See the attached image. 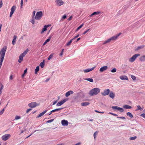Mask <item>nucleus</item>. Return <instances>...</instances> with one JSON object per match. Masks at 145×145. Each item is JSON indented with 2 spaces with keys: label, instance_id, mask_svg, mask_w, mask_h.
<instances>
[{
  "label": "nucleus",
  "instance_id": "1",
  "mask_svg": "<svg viewBox=\"0 0 145 145\" xmlns=\"http://www.w3.org/2000/svg\"><path fill=\"white\" fill-rule=\"evenodd\" d=\"M100 92V89L98 88H95L92 89L89 92V94L90 96L97 95Z\"/></svg>",
  "mask_w": 145,
  "mask_h": 145
},
{
  "label": "nucleus",
  "instance_id": "2",
  "mask_svg": "<svg viewBox=\"0 0 145 145\" xmlns=\"http://www.w3.org/2000/svg\"><path fill=\"white\" fill-rule=\"evenodd\" d=\"M120 33L115 36H113L109 39L105 41L103 43V44H105L109 42L111 40H115L117 39L118 37L121 35Z\"/></svg>",
  "mask_w": 145,
  "mask_h": 145
},
{
  "label": "nucleus",
  "instance_id": "3",
  "mask_svg": "<svg viewBox=\"0 0 145 145\" xmlns=\"http://www.w3.org/2000/svg\"><path fill=\"white\" fill-rule=\"evenodd\" d=\"M7 47L6 46H4L3 48L1 49V54L0 57V61L2 62L3 61L5 57V54L6 51Z\"/></svg>",
  "mask_w": 145,
  "mask_h": 145
},
{
  "label": "nucleus",
  "instance_id": "4",
  "mask_svg": "<svg viewBox=\"0 0 145 145\" xmlns=\"http://www.w3.org/2000/svg\"><path fill=\"white\" fill-rule=\"evenodd\" d=\"M43 16L42 11H39L37 12L36 14L35 19L37 20H40Z\"/></svg>",
  "mask_w": 145,
  "mask_h": 145
},
{
  "label": "nucleus",
  "instance_id": "5",
  "mask_svg": "<svg viewBox=\"0 0 145 145\" xmlns=\"http://www.w3.org/2000/svg\"><path fill=\"white\" fill-rule=\"evenodd\" d=\"M140 56V54L138 53L135 54L131 58L129 59V61L131 62H133L137 58V57L138 56Z\"/></svg>",
  "mask_w": 145,
  "mask_h": 145
},
{
  "label": "nucleus",
  "instance_id": "6",
  "mask_svg": "<svg viewBox=\"0 0 145 145\" xmlns=\"http://www.w3.org/2000/svg\"><path fill=\"white\" fill-rule=\"evenodd\" d=\"M39 103L37 104L36 102H33L29 103L28 104V105L30 107L33 108L37 106H39Z\"/></svg>",
  "mask_w": 145,
  "mask_h": 145
},
{
  "label": "nucleus",
  "instance_id": "7",
  "mask_svg": "<svg viewBox=\"0 0 145 145\" xmlns=\"http://www.w3.org/2000/svg\"><path fill=\"white\" fill-rule=\"evenodd\" d=\"M112 108L114 110H118L120 112H123V109L122 108L117 106H112Z\"/></svg>",
  "mask_w": 145,
  "mask_h": 145
},
{
  "label": "nucleus",
  "instance_id": "8",
  "mask_svg": "<svg viewBox=\"0 0 145 145\" xmlns=\"http://www.w3.org/2000/svg\"><path fill=\"white\" fill-rule=\"evenodd\" d=\"M10 136L11 135L10 134H7L2 136L1 138L3 140L6 141L8 140Z\"/></svg>",
  "mask_w": 145,
  "mask_h": 145
},
{
  "label": "nucleus",
  "instance_id": "9",
  "mask_svg": "<svg viewBox=\"0 0 145 145\" xmlns=\"http://www.w3.org/2000/svg\"><path fill=\"white\" fill-rule=\"evenodd\" d=\"M16 8V7L15 6H13L11 8V11L10 14V17H11L13 14L14 13Z\"/></svg>",
  "mask_w": 145,
  "mask_h": 145
},
{
  "label": "nucleus",
  "instance_id": "10",
  "mask_svg": "<svg viewBox=\"0 0 145 145\" xmlns=\"http://www.w3.org/2000/svg\"><path fill=\"white\" fill-rule=\"evenodd\" d=\"M110 92V89H107L105 90L103 92H102L101 94L103 96H106L108 95Z\"/></svg>",
  "mask_w": 145,
  "mask_h": 145
},
{
  "label": "nucleus",
  "instance_id": "11",
  "mask_svg": "<svg viewBox=\"0 0 145 145\" xmlns=\"http://www.w3.org/2000/svg\"><path fill=\"white\" fill-rule=\"evenodd\" d=\"M53 35V34H51L49 36V37L46 40V41L43 43V45H42L43 46H44V45H45V44H46V43L48 42H49L50 41V40L51 39V38L52 37Z\"/></svg>",
  "mask_w": 145,
  "mask_h": 145
},
{
  "label": "nucleus",
  "instance_id": "12",
  "mask_svg": "<svg viewBox=\"0 0 145 145\" xmlns=\"http://www.w3.org/2000/svg\"><path fill=\"white\" fill-rule=\"evenodd\" d=\"M56 5L57 6H59L63 4V2L62 0H57L56 1Z\"/></svg>",
  "mask_w": 145,
  "mask_h": 145
},
{
  "label": "nucleus",
  "instance_id": "13",
  "mask_svg": "<svg viewBox=\"0 0 145 145\" xmlns=\"http://www.w3.org/2000/svg\"><path fill=\"white\" fill-rule=\"evenodd\" d=\"M51 25L50 24H48L46 25H45L44 26L43 28L42 29V31L41 32V33L42 34L44 33V31H46L47 30V27L50 26Z\"/></svg>",
  "mask_w": 145,
  "mask_h": 145
},
{
  "label": "nucleus",
  "instance_id": "14",
  "mask_svg": "<svg viewBox=\"0 0 145 145\" xmlns=\"http://www.w3.org/2000/svg\"><path fill=\"white\" fill-rule=\"evenodd\" d=\"M95 67H94L90 69H84L83 70V71L85 73L88 72L90 71L93 70Z\"/></svg>",
  "mask_w": 145,
  "mask_h": 145
},
{
  "label": "nucleus",
  "instance_id": "15",
  "mask_svg": "<svg viewBox=\"0 0 145 145\" xmlns=\"http://www.w3.org/2000/svg\"><path fill=\"white\" fill-rule=\"evenodd\" d=\"M108 68V67L106 66H104L102 67H101L100 69H99V71L101 72H102L104 71H105Z\"/></svg>",
  "mask_w": 145,
  "mask_h": 145
},
{
  "label": "nucleus",
  "instance_id": "16",
  "mask_svg": "<svg viewBox=\"0 0 145 145\" xmlns=\"http://www.w3.org/2000/svg\"><path fill=\"white\" fill-rule=\"evenodd\" d=\"M120 78L122 80H128V78L125 75H121L120 76Z\"/></svg>",
  "mask_w": 145,
  "mask_h": 145
},
{
  "label": "nucleus",
  "instance_id": "17",
  "mask_svg": "<svg viewBox=\"0 0 145 145\" xmlns=\"http://www.w3.org/2000/svg\"><path fill=\"white\" fill-rule=\"evenodd\" d=\"M74 93L73 91L72 90H70L68 91H67L65 93V97H67L69 96L71 94H72Z\"/></svg>",
  "mask_w": 145,
  "mask_h": 145
},
{
  "label": "nucleus",
  "instance_id": "18",
  "mask_svg": "<svg viewBox=\"0 0 145 145\" xmlns=\"http://www.w3.org/2000/svg\"><path fill=\"white\" fill-rule=\"evenodd\" d=\"M25 56L22 54H21L19 56V59L18 60V62L19 63H21L22 61L23 60V57Z\"/></svg>",
  "mask_w": 145,
  "mask_h": 145
},
{
  "label": "nucleus",
  "instance_id": "19",
  "mask_svg": "<svg viewBox=\"0 0 145 145\" xmlns=\"http://www.w3.org/2000/svg\"><path fill=\"white\" fill-rule=\"evenodd\" d=\"M47 110H45L43 111L38 116L36 117V118H39L42 116L44 114H45L47 112Z\"/></svg>",
  "mask_w": 145,
  "mask_h": 145
},
{
  "label": "nucleus",
  "instance_id": "20",
  "mask_svg": "<svg viewBox=\"0 0 145 145\" xmlns=\"http://www.w3.org/2000/svg\"><path fill=\"white\" fill-rule=\"evenodd\" d=\"M109 93V97L112 99H114L115 97V94L112 91H110Z\"/></svg>",
  "mask_w": 145,
  "mask_h": 145
},
{
  "label": "nucleus",
  "instance_id": "21",
  "mask_svg": "<svg viewBox=\"0 0 145 145\" xmlns=\"http://www.w3.org/2000/svg\"><path fill=\"white\" fill-rule=\"evenodd\" d=\"M100 13V12L97 11V12H95L92 13L91 14H90L89 16L90 17H91L92 16L94 15H97L98 14Z\"/></svg>",
  "mask_w": 145,
  "mask_h": 145
},
{
  "label": "nucleus",
  "instance_id": "22",
  "mask_svg": "<svg viewBox=\"0 0 145 145\" xmlns=\"http://www.w3.org/2000/svg\"><path fill=\"white\" fill-rule=\"evenodd\" d=\"M89 104V103L88 102H85L82 103L81 105L82 106H86Z\"/></svg>",
  "mask_w": 145,
  "mask_h": 145
},
{
  "label": "nucleus",
  "instance_id": "23",
  "mask_svg": "<svg viewBox=\"0 0 145 145\" xmlns=\"http://www.w3.org/2000/svg\"><path fill=\"white\" fill-rule=\"evenodd\" d=\"M63 99H62L61 101L58 103L56 105V106H59L63 105Z\"/></svg>",
  "mask_w": 145,
  "mask_h": 145
},
{
  "label": "nucleus",
  "instance_id": "24",
  "mask_svg": "<svg viewBox=\"0 0 145 145\" xmlns=\"http://www.w3.org/2000/svg\"><path fill=\"white\" fill-rule=\"evenodd\" d=\"M16 38L17 37L16 35H14L13 36V39L12 41V44L13 45H14L16 42Z\"/></svg>",
  "mask_w": 145,
  "mask_h": 145
},
{
  "label": "nucleus",
  "instance_id": "25",
  "mask_svg": "<svg viewBox=\"0 0 145 145\" xmlns=\"http://www.w3.org/2000/svg\"><path fill=\"white\" fill-rule=\"evenodd\" d=\"M44 60L42 62H41L39 65V66L41 67V68H43L44 66Z\"/></svg>",
  "mask_w": 145,
  "mask_h": 145
},
{
  "label": "nucleus",
  "instance_id": "26",
  "mask_svg": "<svg viewBox=\"0 0 145 145\" xmlns=\"http://www.w3.org/2000/svg\"><path fill=\"white\" fill-rule=\"evenodd\" d=\"M84 80H88L91 82H93V79L92 78H84Z\"/></svg>",
  "mask_w": 145,
  "mask_h": 145
},
{
  "label": "nucleus",
  "instance_id": "27",
  "mask_svg": "<svg viewBox=\"0 0 145 145\" xmlns=\"http://www.w3.org/2000/svg\"><path fill=\"white\" fill-rule=\"evenodd\" d=\"M123 107L124 108H126V109H130L132 107L127 105H125L123 106Z\"/></svg>",
  "mask_w": 145,
  "mask_h": 145
},
{
  "label": "nucleus",
  "instance_id": "28",
  "mask_svg": "<svg viewBox=\"0 0 145 145\" xmlns=\"http://www.w3.org/2000/svg\"><path fill=\"white\" fill-rule=\"evenodd\" d=\"M39 70V66H37L36 67V69H35V74H37L38 71Z\"/></svg>",
  "mask_w": 145,
  "mask_h": 145
},
{
  "label": "nucleus",
  "instance_id": "29",
  "mask_svg": "<svg viewBox=\"0 0 145 145\" xmlns=\"http://www.w3.org/2000/svg\"><path fill=\"white\" fill-rule=\"evenodd\" d=\"M140 60L141 61H145V55L141 56L140 59Z\"/></svg>",
  "mask_w": 145,
  "mask_h": 145
},
{
  "label": "nucleus",
  "instance_id": "30",
  "mask_svg": "<svg viewBox=\"0 0 145 145\" xmlns=\"http://www.w3.org/2000/svg\"><path fill=\"white\" fill-rule=\"evenodd\" d=\"M28 51V49L27 48L26 49L24 52L21 54L25 56L27 54V52Z\"/></svg>",
  "mask_w": 145,
  "mask_h": 145
},
{
  "label": "nucleus",
  "instance_id": "31",
  "mask_svg": "<svg viewBox=\"0 0 145 145\" xmlns=\"http://www.w3.org/2000/svg\"><path fill=\"white\" fill-rule=\"evenodd\" d=\"M127 116L129 117L130 118H132L133 117V116L132 114L130 112H128L127 113Z\"/></svg>",
  "mask_w": 145,
  "mask_h": 145
},
{
  "label": "nucleus",
  "instance_id": "32",
  "mask_svg": "<svg viewBox=\"0 0 145 145\" xmlns=\"http://www.w3.org/2000/svg\"><path fill=\"white\" fill-rule=\"evenodd\" d=\"M144 45H142V46H138L137 48L136 49V50H138L140 49H141L142 48H144Z\"/></svg>",
  "mask_w": 145,
  "mask_h": 145
},
{
  "label": "nucleus",
  "instance_id": "33",
  "mask_svg": "<svg viewBox=\"0 0 145 145\" xmlns=\"http://www.w3.org/2000/svg\"><path fill=\"white\" fill-rule=\"evenodd\" d=\"M84 24L83 23L81 24L80 26H79L76 29V31L80 29L84 25Z\"/></svg>",
  "mask_w": 145,
  "mask_h": 145
},
{
  "label": "nucleus",
  "instance_id": "34",
  "mask_svg": "<svg viewBox=\"0 0 145 145\" xmlns=\"http://www.w3.org/2000/svg\"><path fill=\"white\" fill-rule=\"evenodd\" d=\"M68 122L67 120H64V126H67L68 125Z\"/></svg>",
  "mask_w": 145,
  "mask_h": 145
},
{
  "label": "nucleus",
  "instance_id": "35",
  "mask_svg": "<svg viewBox=\"0 0 145 145\" xmlns=\"http://www.w3.org/2000/svg\"><path fill=\"white\" fill-rule=\"evenodd\" d=\"M6 108V107L2 109L1 111H0V115H2L5 111V109Z\"/></svg>",
  "mask_w": 145,
  "mask_h": 145
},
{
  "label": "nucleus",
  "instance_id": "36",
  "mask_svg": "<svg viewBox=\"0 0 145 145\" xmlns=\"http://www.w3.org/2000/svg\"><path fill=\"white\" fill-rule=\"evenodd\" d=\"M137 108L136 109V110H142V108L139 105H138L137 106Z\"/></svg>",
  "mask_w": 145,
  "mask_h": 145
},
{
  "label": "nucleus",
  "instance_id": "37",
  "mask_svg": "<svg viewBox=\"0 0 145 145\" xmlns=\"http://www.w3.org/2000/svg\"><path fill=\"white\" fill-rule=\"evenodd\" d=\"M72 39H71L69 42L68 43H67L66 44V46H68L69 45H70V44H71V43L72 42Z\"/></svg>",
  "mask_w": 145,
  "mask_h": 145
},
{
  "label": "nucleus",
  "instance_id": "38",
  "mask_svg": "<svg viewBox=\"0 0 145 145\" xmlns=\"http://www.w3.org/2000/svg\"><path fill=\"white\" fill-rule=\"evenodd\" d=\"M116 69L115 68H113L111 70V72L112 73H114L116 71Z\"/></svg>",
  "mask_w": 145,
  "mask_h": 145
},
{
  "label": "nucleus",
  "instance_id": "39",
  "mask_svg": "<svg viewBox=\"0 0 145 145\" xmlns=\"http://www.w3.org/2000/svg\"><path fill=\"white\" fill-rule=\"evenodd\" d=\"M98 131H95L94 133L93 134V136H94V138L95 139L96 137V135H97V133H98Z\"/></svg>",
  "mask_w": 145,
  "mask_h": 145
},
{
  "label": "nucleus",
  "instance_id": "40",
  "mask_svg": "<svg viewBox=\"0 0 145 145\" xmlns=\"http://www.w3.org/2000/svg\"><path fill=\"white\" fill-rule=\"evenodd\" d=\"M53 56V54H51L49 56V57H48V60H50V59H51L52 57Z\"/></svg>",
  "mask_w": 145,
  "mask_h": 145
},
{
  "label": "nucleus",
  "instance_id": "41",
  "mask_svg": "<svg viewBox=\"0 0 145 145\" xmlns=\"http://www.w3.org/2000/svg\"><path fill=\"white\" fill-rule=\"evenodd\" d=\"M54 120V119H52L50 120H48L46 121L47 123H50L52 122Z\"/></svg>",
  "mask_w": 145,
  "mask_h": 145
},
{
  "label": "nucleus",
  "instance_id": "42",
  "mask_svg": "<svg viewBox=\"0 0 145 145\" xmlns=\"http://www.w3.org/2000/svg\"><path fill=\"white\" fill-rule=\"evenodd\" d=\"M137 138V137L136 136H134L132 137H130V139L131 140H133L135 139H136Z\"/></svg>",
  "mask_w": 145,
  "mask_h": 145
},
{
  "label": "nucleus",
  "instance_id": "43",
  "mask_svg": "<svg viewBox=\"0 0 145 145\" xmlns=\"http://www.w3.org/2000/svg\"><path fill=\"white\" fill-rule=\"evenodd\" d=\"M63 52V49H62L61 52L59 54V55L60 56H62Z\"/></svg>",
  "mask_w": 145,
  "mask_h": 145
},
{
  "label": "nucleus",
  "instance_id": "44",
  "mask_svg": "<svg viewBox=\"0 0 145 145\" xmlns=\"http://www.w3.org/2000/svg\"><path fill=\"white\" fill-rule=\"evenodd\" d=\"M21 117L20 116H16L15 117V120H17L20 119Z\"/></svg>",
  "mask_w": 145,
  "mask_h": 145
},
{
  "label": "nucleus",
  "instance_id": "45",
  "mask_svg": "<svg viewBox=\"0 0 145 145\" xmlns=\"http://www.w3.org/2000/svg\"><path fill=\"white\" fill-rule=\"evenodd\" d=\"M31 22L33 24H35L34 18L33 17L32 18Z\"/></svg>",
  "mask_w": 145,
  "mask_h": 145
},
{
  "label": "nucleus",
  "instance_id": "46",
  "mask_svg": "<svg viewBox=\"0 0 145 145\" xmlns=\"http://www.w3.org/2000/svg\"><path fill=\"white\" fill-rule=\"evenodd\" d=\"M0 90H2V89L3 88H4V86L1 83L0 84Z\"/></svg>",
  "mask_w": 145,
  "mask_h": 145
},
{
  "label": "nucleus",
  "instance_id": "47",
  "mask_svg": "<svg viewBox=\"0 0 145 145\" xmlns=\"http://www.w3.org/2000/svg\"><path fill=\"white\" fill-rule=\"evenodd\" d=\"M108 114H111V115H113L114 116H118V115L117 114L114 113H112L111 112H109Z\"/></svg>",
  "mask_w": 145,
  "mask_h": 145
},
{
  "label": "nucleus",
  "instance_id": "48",
  "mask_svg": "<svg viewBox=\"0 0 145 145\" xmlns=\"http://www.w3.org/2000/svg\"><path fill=\"white\" fill-rule=\"evenodd\" d=\"M23 3V0H21V2H20V5H21L20 7L21 8H22Z\"/></svg>",
  "mask_w": 145,
  "mask_h": 145
},
{
  "label": "nucleus",
  "instance_id": "49",
  "mask_svg": "<svg viewBox=\"0 0 145 145\" xmlns=\"http://www.w3.org/2000/svg\"><path fill=\"white\" fill-rule=\"evenodd\" d=\"M131 77L133 80H135L136 79V77L133 75H131Z\"/></svg>",
  "mask_w": 145,
  "mask_h": 145
},
{
  "label": "nucleus",
  "instance_id": "50",
  "mask_svg": "<svg viewBox=\"0 0 145 145\" xmlns=\"http://www.w3.org/2000/svg\"><path fill=\"white\" fill-rule=\"evenodd\" d=\"M117 118H120L123 119H125V118L124 117L121 116V117H117Z\"/></svg>",
  "mask_w": 145,
  "mask_h": 145
},
{
  "label": "nucleus",
  "instance_id": "51",
  "mask_svg": "<svg viewBox=\"0 0 145 145\" xmlns=\"http://www.w3.org/2000/svg\"><path fill=\"white\" fill-rule=\"evenodd\" d=\"M3 6V3L2 0L0 1V8L2 7Z\"/></svg>",
  "mask_w": 145,
  "mask_h": 145
},
{
  "label": "nucleus",
  "instance_id": "52",
  "mask_svg": "<svg viewBox=\"0 0 145 145\" xmlns=\"http://www.w3.org/2000/svg\"><path fill=\"white\" fill-rule=\"evenodd\" d=\"M72 15H71V16L67 20L69 21H71L72 18Z\"/></svg>",
  "mask_w": 145,
  "mask_h": 145
},
{
  "label": "nucleus",
  "instance_id": "53",
  "mask_svg": "<svg viewBox=\"0 0 145 145\" xmlns=\"http://www.w3.org/2000/svg\"><path fill=\"white\" fill-rule=\"evenodd\" d=\"M140 116L145 118V113H143L140 115Z\"/></svg>",
  "mask_w": 145,
  "mask_h": 145
},
{
  "label": "nucleus",
  "instance_id": "54",
  "mask_svg": "<svg viewBox=\"0 0 145 145\" xmlns=\"http://www.w3.org/2000/svg\"><path fill=\"white\" fill-rule=\"evenodd\" d=\"M90 29H88L86 30L83 33V35L85 34L86 33H87L89 30Z\"/></svg>",
  "mask_w": 145,
  "mask_h": 145
},
{
  "label": "nucleus",
  "instance_id": "55",
  "mask_svg": "<svg viewBox=\"0 0 145 145\" xmlns=\"http://www.w3.org/2000/svg\"><path fill=\"white\" fill-rule=\"evenodd\" d=\"M31 110H32L31 108H29V109H27L26 110V113H28L29 111H31Z\"/></svg>",
  "mask_w": 145,
  "mask_h": 145
},
{
  "label": "nucleus",
  "instance_id": "56",
  "mask_svg": "<svg viewBox=\"0 0 145 145\" xmlns=\"http://www.w3.org/2000/svg\"><path fill=\"white\" fill-rule=\"evenodd\" d=\"M95 111L99 113H102V114H103L104 113V112H99V111L98 110H95Z\"/></svg>",
  "mask_w": 145,
  "mask_h": 145
},
{
  "label": "nucleus",
  "instance_id": "57",
  "mask_svg": "<svg viewBox=\"0 0 145 145\" xmlns=\"http://www.w3.org/2000/svg\"><path fill=\"white\" fill-rule=\"evenodd\" d=\"M27 68H26L24 71V73H25V74H26L27 73Z\"/></svg>",
  "mask_w": 145,
  "mask_h": 145
},
{
  "label": "nucleus",
  "instance_id": "58",
  "mask_svg": "<svg viewBox=\"0 0 145 145\" xmlns=\"http://www.w3.org/2000/svg\"><path fill=\"white\" fill-rule=\"evenodd\" d=\"M56 111H57L56 109H54V110H52L51 111V112H52L53 113V112H56Z\"/></svg>",
  "mask_w": 145,
  "mask_h": 145
},
{
  "label": "nucleus",
  "instance_id": "59",
  "mask_svg": "<svg viewBox=\"0 0 145 145\" xmlns=\"http://www.w3.org/2000/svg\"><path fill=\"white\" fill-rule=\"evenodd\" d=\"M63 109V108H56L57 111H58L60 110H61V109Z\"/></svg>",
  "mask_w": 145,
  "mask_h": 145
},
{
  "label": "nucleus",
  "instance_id": "60",
  "mask_svg": "<svg viewBox=\"0 0 145 145\" xmlns=\"http://www.w3.org/2000/svg\"><path fill=\"white\" fill-rule=\"evenodd\" d=\"M68 99V98L64 99V103L67 101Z\"/></svg>",
  "mask_w": 145,
  "mask_h": 145
},
{
  "label": "nucleus",
  "instance_id": "61",
  "mask_svg": "<svg viewBox=\"0 0 145 145\" xmlns=\"http://www.w3.org/2000/svg\"><path fill=\"white\" fill-rule=\"evenodd\" d=\"M57 101H54L53 102L52 105H55L57 103Z\"/></svg>",
  "mask_w": 145,
  "mask_h": 145
},
{
  "label": "nucleus",
  "instance_id": "62",
  "mask_svg": "<svg viewBox=\"0 0 145 145\" xmlns=\"http://www.w3.org/2000/svg\"><path fill=\"white\" fill-rule=\"evenodd\" d=\"M25 73H23V74H22V78H23L24 77V76L25 75Z\"/></svg>",
  "mask_w": 145,
  "mask_h": 145
},
{
  "label": "nucleus",
  "instance_id": "63",
  "mask_svg": "<svg viewBox=\"0 0 145 145\" xmlns=\"http://www.w3.org/2000/svg\"><path fill=\"white\" fill-rule=\"evenodd\" d=\"M80 38H78L76 40V42H77L79 40H80Z\"/></svg>",
  "mask_w": 145,
  "mask_h": 145
},
{
  "label": "nucleus",
  "instance_id": "64",
  "mask_svg": "<svg viewBox=\"0 0 145 145\" xmlns=\"http://www.w3.org/2000/svg\"><path fill=\"white\" fill-rule=\"evenodd\" d=\"M80 144V142H78V143H76V144H75V145H79Z\"/></svg>",
  "mask_w": 145,
  "mask_h": 145
}]
</instances>
